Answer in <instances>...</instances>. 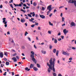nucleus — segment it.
Here are the masks:
<instances>
[{"mask_svg":"<svg viewBox=\"0 0 76 76\" xmlns=\"http://www.w3.org/2000/svg\"><path fill=\"white\" fill-rule=\"evenodd\" d=\"M47 65L49 67V68L48 69V73H50L51 72V70H53V72H56V69L54 68V66L49 64V63H47Z\"/></svg>","mask_w":76,"mask_h":76,"instance_id":"1","label":"nucleus"},{"mask_svg":"<svg viewBox=\"0 0 76 76\" xmlns=\"http://www.w3.org/2000/svg\"><path fill=\"white\" fill-rule=\"evenodd\" d=\"M56 60V59L53 58V61H52V58H51V59L49 61V63L50 65L53 66H54V62Z\"/></svg>","mask_w":76,"mask_h":76,"instance_id":"2","label":"nucleus"},{"mask_svg":"<svg viewBox=\"0 0 76 76\" xmlns=\"http://www.w3.org/2000/svg\"><path fill=\"white\" fill-rule=\"evenodd\" d=\"M6 19L5 18H4L2 19V20H3V22L4 23L5 27H7V21L6 22Z\"/></svg>","mask_w":76,"mask_h":76,"instance_id":"3","label":"nucleus"},{"mask_svg":"<svg viewBox=\"0 0 76 76\" xmlns=\"http://www.w3.org/2000/svg\"><path fill=\"white\" fill-rule=\"evenodd\" d=\"M70 3H74L75 6L76 7V0H70L69 1Z\"/></svg>","mask_w":76,"mask_h":76,"instance_id":"4","label":"nucleus"},{"mask_svg":"<svg viewBox=\"0 0 76 76\" xmlns=\"http://www.w3.org/2000/svg\"><path fill=\"white\" fill-rule=\"evenodd\" d=\"M31 58H32V60L34 61L35 63H37V62H36V61L35 60V59L34 58V55H31Z\"/></svg>","mask_w":76,"mask_h":76,"instance_id":"5","label":"nucleus"},{"mask_svg":"<svg viewBox=\"0 0 76 76\" xmlns=\"http://www.w3.org/2000/svg\"><path fill=\"white\" fill-rule=\"evenodd\" d=\"M73 26H74V27L76 26V24H75L74 22H72L70 24V28H72Z\"/></svg>","mask_w":76,"mask_h":76,"instance_id":"6","label":"nucleus"},{"mask_svg":"<svg viewBox=\"0 0 76 76\" xmlns=\"http://www.w3.org/2000/svg\"><path fill=\"white\" fill-rule=\"evenodd\" d=\"M62 53V54H63V55H67V56H69V53L66 52L64 51V50H63Z\"/></svg>","mask_w":76,"mask_h":76,"instance_id":"7","label":"nucleus"},{"mask_svg":"<svg viewBox=\"0 0 76 76\" xmlns=\"http://www.w3.org/2000/svg\"><path fill=\"white\" fill-rule=\"evenodd\" d=\"M48 10H49L50 11H51L52 10V7H51V5L47 7Z\"/></svg>","mask_w":76,"mask_h":76,"instance_id":"8","label":"nucleus"},{"mask_svg":"<svg viewBox=\"0 0 76 76\" xmlns=\"http://www.w3.org/2000/svg\"><path fill=\"white\" fill-rule=\"evenodd\" d=\"M69 31L68 30H66V29H64L63 30V32L64 34L66 35V34Z\"/></svg>","mask_w":76,"mask_h":76,"instance_id":"9","label":"nucleus"},{"mask_svg":"<svg viewBox=\"0 0 76 76\" xmlns=\"http://www.w3.org/2000/svg\"><path fill=\"white\" fill-rule=\"evenodd\" d=\"M54 40V43H55V44H57V40L56 39H54V38L53 37L52 38V41Z\"/></svg>","mask_w":76,"mask_h":76,"instance_id":"10","label":"nucleus"},{"mask_svg":"<svg viewBox=\"0 0 76 76\" xmlns=\"http://www.w3.org/2000/svg\"><path fill=\"white\" fill-rule=\"evenodd\" d=\"M12 60H13L14 61V62H16L17 61V59L15 57H13L12 58Z\"/></svg>","mask_w":76,"mask_h":76,"instance_id":"11","label":"nucleus"},{"mask_svg":"<svg viewBox=\"0 0 76 76\" xmlns=\"http://www.w3.org/2000/svg\"><path fill=\"white\" fill-rule=\"evenodd\" d=\"M39 16L40 18H42V19H45V17L43 15H41L39 14Z\"/></svg>","mask_w":76,"mask_h":76,"instance_id":"12","label":"nucleus"},{"mask_svg":"<svg viewBox=\"0 0 76 76\" xmlns=\"http://www.w3.org/2000/svg\"><path fill=\"white\" fill-rule=\"evenodd\" d=\"M34 20V19L31 18V19L29 20V21L30 22H31L32 23H34L35 22V21H33Z\"/></svg>","mask_w":76,"mask_h":76,"instance_id":"13","label":"nucleus"},{"mask_svg":"<svg viewBox=\"0 0 76 76\" xmlns=\"http://www.w3.org/2000/svg\"><path fill=\"white\" fill-rule=\"evenodd\" d=\"M0 57L1 58H3V53L2 52L0 53Z\"/></svg>","mask_w":76,"mask_h":76,"instance_id":"14","label":"nucleus"},{"mask_svg":"<svg viewBox=\"0 0 76 76\" xmlns=\"http://www.w3.org/2000/svg\"><path fill=\"white\" fill-rule=\"evenodd\" d=\"M34 64H31L30 65V69H32V68H33V67H34Z\"/></svg>","mask_w":76,"mask_h":76,"instance_id":"15","label":"nucleus"},{"mask_svg":"<svg viewBox=\"0 0 76 76\" xmlns=\"http://www.w3.org/2000/svg\"><path fill=\"white\" fill-rule=\"evenodd\" d=\"M34 70V71H35L36 72H37V70H38V68L37 67H34L33 68Z\"/></svg>","mask_w":76,"mask_h":76,"instance_id":"16","label":"nucleus"},{"mask_svg":"<svg viewBox=\"0 0 76 76\" xmlns=\"http://www.w3.org/2000/svg\"><path fill=\"white\" fill-rule=\"evenodd\" d=\"M25 20L24 19H21V22H22V23L23 22H25Z\"/></svg>","mask_w":76,"mask_h":76,"instance_id":"17","label":"nucleus"},{"mask_svg":"<svg viewBox=\"0 0 76 76\" xmlns=\"http://www.w3.org/2000/svg\"><path fill=\"white\" fill-rule=\"evenodd\" d=\"M42 53H43V54H46V51L42 50Z\"/></svg>","mask_w":76,"mask_h":76,"instance_id":"18","label":"nucleus"},{"mask_svg":"<svg viewBox=\"0 0 76 76\" xmlns=\"http://www.w3.org/2000/svg\"><path fill=\"white\" fill-rule=\"evenodd\" d=\"M53 52L54 53H56V49H54L53 50Z\"/></svg>","mask_w":76,"mask_h":76,"instance_id":"19","label":"nucleus"},{"mask_svg":"<svg viewBox=\"0 0 76 76\" xmlns=\"http://www.w3.org/2000/svg\"><path fill=\"white\" fill-rule=\"evenodd\" d=\"M49 24L51 26H53V23H51L50 22H49Z\"/></svg>","mask_w":76,"mask_h":76,"instance_id":"20","label":"nucleus"},{"mask_svg":"<svg viewBox=\"0 0 76 76\" xmlns=\"http://www.w3.org/2000/svg\"><path fill=\"white\" fill-rule=\"evenodd\" d=\"M31 53L32 54L31 55H34V54H35V53H34V52L33 51H31Z\"/></svg>","mask_w":76,"mask_h":76,"instance_id":"21","label":"nucleus"},{"mask_svg":"<svg viewBox=\"0 0 76 76\" xmlns=\"http://www.w3.org/2000/svg\"><path fill=\"white\" fill-rule=\"evenodd\" d=\"M37 67L39 68L40 67H41V66H40V65H39V64H37Z\"/></svg>","mask_w":76,"mask_h":76,"instance_id":"22","label":"nucleus"},{"mask_svg":"<svg viewBox=\"0 0 76 76\" xmlns=\"http://www.w3.org/2000/svg\"><path fill=\"white\" fill-rule=\"evenodd\" d=\"M6 64L7 66H8V65H9V63L8 62H6Z\"/></svg>","mask_w":76,"mask_h":76,"instance_id":"23","label":"nucleus"},{"mask_svg":"<svg viewBox=\"0 0 76 76\" xmlns=\"http://www.w3.org/2000/svg\"><path fill=\"white\" fill-rule=\"evenodd\" d=\"M25 70H27V71H29V70H30V69H28V68L26 67V68Z\"/></svg>","mask_w":76,"mask_h":76,"instance_id":"24","label":"nucleus"},{"mask_svg":"<svg viewBox=\"0 0 76 76\" xmlns=\"http://www.w3.org/2000/svg\"><path fill=\"white\" fill-rule=\"evenodd\" d=\"M27 39H28V40L29 41H31V38H30V37H27Z\"/></svg>","mask_w":76,"mask_h":76,"instance_id":"25","label":"nucleus"},{"mask_svg":"<svg viewBox=\"0 0 76 76\" xmlns=\"http://www.w3.org/2000/svg\"><path fill=\"white\" fill-rule=\"evenodd\" d=\"M53 74V76H56V74L54 72H53L52 73Z\"/></svg>","mask_w":76,"mask_h":76,"instance_id":"26","label":"nucleus"},{"mask_svg":"<svg viewBox=\"0 0 76 76\" xmlns=\"http://www.w3.org/2000/svg\"><path fill=\"white\" fill-rule=\"evenodd\" d=\"M52 47H53V46H52V45H50L49 46V49H50V50H51V49H52Z\"/></svg>","mask_w":76,"mask_h":76,"instance_id":"27","label":"nucleus"},{"mask_svg":"<svg viewBox=\"0 0 76 76\" xmlns=\"http://www.w3.org/2000/svg\"><path fill=\"white\" fill-rule=\"evenodd\" d=\"M27 34H28V33L27 31H26L24 34L25 36H26Z\"/></svg>","mask_w":76,"mask_h":76,"instance_id":"28","label":"nucleus"},{"mask_svg":"<svg viewBox=\"0 0 76 76\" xmlns=\"http://www.w3.org/2000/svg\"><path fill=\"white\" fill-rule=\"evenodd\" d=\"M58 50H57L56 52V55L58 56Z\"/></svg>","mask_w":76,"mask_h":76,"instance_id":"29","label":"nucleus"},{"mask_svg":"<svg viewBox=\"0 0 76 76\" xmlns=\"http://www.w3.org/2000/svg\"><path fill=\"white\" fill-rule=\"evenodd\" d=\"M62 20L63 22H64V17H62Z\"/></svg>","mask_w":76,"mask_h":76,"instance_id":"30","label":"nucleus"},{"mask_svg":"<svg viewBox=\"0 0 76 76\" xmlns=\"http://www.w3.org/2000/svg\"><path fill=\"white\" fill-rule=\"evenodd\" d=\"M75 41V39L72 40L71 41V44H74V43L73 42H74Z\"/></svg>","mask_w":76,"mask_h":76,"instance_id":"31","label":"nucleus"},{"mask_svg":"<svg viewBox=\"0 0 76 76\" xmlns=\"http://www.w3.org/2000/svg\"><path fill=\"white\" fill-rule=\"evenodd\" d=\"M42 10L43 11L44 10H45V8H44V7H42Z\"/></svg>","mask_w":76,"mask_h":76,"instance_id":"32","label":"nucleus"},{"mask_svg":"<svg viewBox=\"0 0 76 76\" xmlns=\"http://www.w3.org/2000/svg\"><path fill=\"white\" fill-rule=\"evenodd\" d=\"M35 26V25H32L31 26V27L32 28H34V26Z\"/></svg>","mask_w":76,"mask_h":76,"instance_id":"33","label":"nucleus"},{"mask_svg":"<svg viewBox=\"0 0 76 76\" xmlns=\"http://www.w3.org/2000/svg\"><path fill=\"white\" fill-rule=\"evenodd\" d=\"M35 15V12H33V14L32 16H33V17H34Z\"/></svg>","mask_w":76,"mask_h":76,"instance_id":"34","label":"nucleus"},{"mask_svg":"<svg viewBox=\"0 0 76 76\" xmlns=\"http://www.w3.org/2000/svg\"><path fill=\"white\" fill-rule=\"evenodd\" d=\"M17 55V53H15L12 55L13 56H16Z\"/></svg>","mask_w":76,"mask_h":76,"instance_id":"35","label":"nucleus"},{"mask_svg":"<svg viewBox=\"0 0 76 76\" xmlns=\"http://www.w3.org/2000/svg\"><path fill=\"white\" fill-rule=\"evenodd\" d=\"M28 16H29V17H30L31 18H32V15H31L30 14H28Z\"/></svg>","mask_w":76,"mask_h":76,"instance_id":"36","label":"nucleus"},{"mask_svg":"<svg viewBox=\"0 0 76 76\" xmlns=\"http://www.w3.org/2000/svg\"><path fill=\"white\" fill-rule=\"evenodd\" d=\"M58 35L59 36L60 35H61V33L60 32L59 33H58Z\"/></svg>","mask_w":76,"mask_h":76,"instance_id":"37","label":"nucleus"},{"mask_svg":"<svg viewBox=\"0 0 76 76\" xmlns=\"http://www.w3.org/2000/svg\"><path fill=\"white\" fill-rule=\"evenodd\" d=\"M4 55L6 56H7V52H4Z\"/></svg>","mask_w":76,"mask_h":76,"instance_id":"38","label":"nucleus"},{"mask_svg":"<svg viewBox=\"0 0 76 76\" xmlns=\"http://www.w3.org/2000/svg\"><path fill=\"white\" fill-rule=\"evenodd\" d=\"M37 4H36V3L35 2H34L33 3V5L34 6H36Z\"/></svg>","mask_w":76,"mask_h":76,"instance_id":"39","label":"nucleus"},{"mask_svg":"<svg viewBox=\"0 0 76 76\" xmlns=\"http://www.w3.org/2000/svg\"><path fill=\"white\" fill-rule=\"evenodd\" d=\"M4 61H7V59L6 58H4Z\"/></svg>","mask_w":76,"mask_h":76,"instance_id":"40","label":"nucleus"},{"mask_svg":"<svg viewBox=\"0 0 76 76\" xmlns=\"http://www.w3.org/2000/svg\"><path fill=\"white\" fill-rule=\"evenodd\" d=\"M35 24H34L35 25H37V26H38V23L35 22Z\"/></svg>","mask_w":76,"mask_h":76,"instance_id":"41","label":"nucleus"},{"mask_svg":"<svg viewBox=\"0 0 76 76\" xmlns=\"http://www.w3.org/2000/svg\"><path fill=\"white\" fill-rule=\"evenodd\" d=\"M0 9H2L3 8V5H1L0 6Z\"/></svg>","mask_w":76,"mask_h":76,"instance_id":"42","label":"nucleus"},{"mask_svg":"<svg viewBox=\"0 0 76 76\" xmlns=\"http://www.w3.org/2000/svg\"><path fill=\"white\" fill-rule=\"evenodd\" d=\"M34 47L35 48H36V49H37V47H36V45H34Z\"/></svg>","mask_w":76,"mask_h":76,"instance_id":"43","label":"nucleus"},{"mask_svg":"<svg viewBox=\"0 0 76 76\" xmlns=\"http://www.w3.org/2000/svg\"><path fill=\"white\" fill-rule=\"evenodd\" d=\"M61 17L62 18L63 17L62 16H63V13H61V15H60Z\"/></svg>","mask_w":76,"mask_h":76,"instance_id":"44","label":"nucleus"},{"mask_svg":"<svg viewBox=\"0 0 76 76\" xmlns=\"http://www.w3.org/2000/svg\"><path fill=\"white\" fill-rule=\"evenodd\" d=\"M7 34L8 35H10V32L9 31H8L7 33Z\"/></svg>","mask_w":76,"mask_h":76,"instance_id":"45","label":"nucleus"},{"mask_svg":"<svg viewBox=\"0 0 76 76\" xmlns=\"http://www.w3.org/2000/svg\"><path fill=\"white\" fill-rule=\"evenodd\" d=\"M62 7H64V6H61L60 7H59V9H61V8H62Z\"/></svg>","mask_w":76,"mask_h":76,"instance_id":"46","label":"nucleus"},{"mask_svg":"<svg viewBox=\"0 0 76 76\" xmlns=\"http://www.w3.org/2000/svg\"><path fill=\"white\" fill-rule=\"evenodd\" d=\"M58 76H62V75H61V74H58Z\"/></svg>","mask_w":76,"mask_h":76,"instance_id":"47","label":"nucleus"},{"mask_svg":"<svg viewBox=\"0 0 76 76\" xmlns=\"http://www.w3.org/2000/svg\"><path fill=\"white\" fill-rule=\"evenodd\" d=\"M6 73H7V72H5L3 74V75H4V76H6Z\"/></svg>","mask_w":76,"mask_h":76,"instance_id":"48","label":"nucleus"},{"mask_svg":"<svg viewBox=\"0 0 76 76\" xmlns=\"http://www.w3.org/2000/svg\"><path fill=\"white\" fill-rule=\"evenodd\" d=\"M48 33L49 34H51V31H48Z\"/></svg>","mask_w":76,"mask_h":76,"instance_id":"49","label":"nucleus"},{"mask_svg":"<svg viewBox=\"0 0 76 76\" xmlns=\"http://www.w3.org/2000/svg\"><path fill=\"white\" fill-rule=\"evenodd\" d=\"M12 76H13V75H15V73L13 72H12Z\"/></svg>","mask_w":76,"mask_h":76,"instance_id":"50","label":"nucleus"},{"mask_svg":"<svg viewBox=\"0 0 76 76\" xmlns=\"http://www.w3.org/2000/svg\"><path fill=\"white\" fill-rule=\"evenodd\" d=\"M38 30H40V29H41V27H38Z\"/></svg>","mask_w":76,"mask_h":76,"instance_id":"51","label":"nucleus"},{"mask_svg":"<svg viewBox=\"0 0 76 76\" xmlns=\"http://www.w3.org/2000/svg\"><path fill=\"white\" fill-rule=\"evenodd\" d=\"M72 49L73 50H75L76 49V48L73 47L72 48Z\"/></svg>","mask_w":76,"mask_h":76,"instance_id":"52","label":"nucleus"},{"mask_svg":"<svg viewBox=\"0 0 76 76\" xmlns=\"http://www.w3.org/2000/svg\"><path fill=\"white\" fill-rule=\"evenodd\" d=\"M61 38H62V39H63V38H64V36H61Z\"/></svg>","mask_w":76,"mask_h":76,"instance_id":"53","label":"nucleus"},{"mask_svg":"<svg viewBox=\"0 0 76 76\" xmlns=\"http://www.w3.org/2000/svg\"><path fill=\"white\" fill-rule=\"evenodd\" d=\"M10 6L12 8H13V5H12V4H11Z\"/></svg>","mask_w":76,"mask_h":76,"instance_id":"54","label":"nucleus"},{"mask_svg":"<svg viewBox=\"0 0 76 76\" xmlns=\"http://www.w3.org/2000/svg\"><path fill=\"white\" fill-rule=\"evenodd\" d=\"M16 57L17 58V59H18V60H19V57L18 56H16Z\"/></svg>","mask_w":76,"mask_h":76,"instance_id":"55","label":"nucleus"},{"mask_svg":"<svg viewBox=\"0 0 76 76\" xmlns=\"http://www.w3.org/2000/svg\"><path fill=\"white\" fill-rule=\"evenodd\" d=\"M58 41H61V38H59L58 39Z\"/></svg>","mask_w":76,"mask_h":76,"instance_id":"56","label":"nucleus"},{"mask_svg":"<svg viewBox=\"0 0 76 76\" xmlns=\"http://www.w3.org/2000/svg\"><path fill=\"white\" fill-rule=\"evenodd\" d=\"M11 3H12V2H13V0H11V1H10L9 2V3H11Z\"/></svg>","mask_w":76,"mask_h":76,"instance_id":"57","label":"nucleus"},{"mask_svg":"<svg viewBox=\"0 0 76 76\" xmlns=\"http://www.w3.org/2000/svg\"><path fill=\"white\" fill-rule=\"evenodd\" d=\"M52 15H53V14L52 13L50 14L49 15L50 17H51V16Z\"/></svg>","mask_w":76,"mask_h":76,"instance_id":"58","label":"nucleus"},{"mask_svg":"<svg viewBox=\"0 0 76 76\" xmlns=\"http://www.w3.org/2000/svg\"><path fill=\"white\" fill-rule=\"evenodd\" d=\"M18 6H20V7L22 6V4H19L18 5Z\"/></svg>","mask_w":76,"mask_h":76,"instance_id":"59","label":"nucleus"},{"mask_svg":"<svg viewBox=\"0 0 76 76\" xmlns=\"http://www.w3.org/2000/svg\"><path fill=\"white\" fill-rule=\"evenodd\" d=\"M36 18H38V14H36L35 15Z\"/></svg>","mask_w":76,"mask_h":76,"instance_id":"60","label":"nucleus"},{"mask_svg":"<svg viewBox=\"0 0 76 76\" xmlns=\"http://www.w3.org/2000/svg\"><path fill=\"white\" fill-rule=\"evenodd\" d=\"M69 60H72V58H70L69 59Z\"/></svg>","mask_w":76,"mask_h":76,"instance_id":"61","label":"nucleus"},{"mask_svg":"<svg viewBox=\"0 0 76 76\" xmlns=\"http://www.w3.org/2000/svg\"><path fill=\"white\" fill-rule=\"evenodd\" d=\"M22 48L23 49H25V46H22Z\"/></svg>","mask_w":76,"mask_h":76,"instance_id":"62","label":"nucleus"},{"mask_svg":"<svg viewBox=\"0 0 76 76\" xmlns=\"http://www.w3.org/2000/svg\"><path fill=\"white\" fill-rule=\"evenodd\" d=\"M57 12V10H54V12L55 13V12Z\"/></svg>","mask_w":76,"mask_h":76,"instance_id":"63","label":"nucleus"},{"mask_svg":"<svg viewBox=\"0 0 76 76\" xmlns=\"http://www.w3.org/2000/svg\"><path fill=\"white\" fill-rule=\"evenodd\" d=\"M5 3H6V4H7V1H6L5 2H4Z\"/></svg>","mask_w":76,"mask_h":76,"instance_id":"64","label":"nucleus"}]
</instances>
